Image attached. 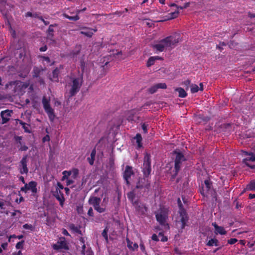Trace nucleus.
<instances>
[{
  "label": "nucleus",
  "instance_id": "obj_1",
  "mask_svg": "<svg viewBox=\"0 0 255 255\" xmlns=\"http://www.w3.org/2000/svg\"><path fill=\"white\" fill-rule=\"evenodd\" d=\"M142 171L143 178L138 181L136 184V188L144 189V191H146L150 188V181L148 178L151 172L150 155L148 153H146L144 156Z\"/></svg>",
  "mask_w": 255,
  "mask_h": 255
},
{
  "label": "nucleus",
  "instance_id": "obj_2",
  "mask_svg": "<svg viewBox=\"0 0 255 255\" xmlns=\"http://www.w3.org/2000/svg\"><path fill=\"white\" fill-rule=\"evenodd\" d=\"M80 66L82 71L83 72L85 67L84 61L81 62ZM83 82V73L78 77L72 76L70 77V81L67 82L66 85V94L69 98L75 96L79 91Z\"/></svg>",
  "mask_w": 255,
  "mask_h": 255
},
{
  "label": "nucleus",
  "instance_id": "obj_3",
  "mask_svg": "<svg viewBox=\"0 0 255 255\" xmlns=\"http://www.w3.org/2000/svg\"><path fill=\"white\" fill-rule=\"evenodd\" d=\"M180 41V35L174 33L152 45L154 49L158 52H162L168 48H172Z\"/></svg>",
  "mask_w": 255,
  "mask_h": 255
},
{
  "label": "nucleus",
  "instance_id": "obj_4",
  "mask_svg": "<svg viewBox=\"0 0 255 255\" xmlns=\"http://www.w3.org/2000/svg\"><path fill=\"white\" fill-rule=\"evenodd\" d=\"M156 219L158 223L162 226L164 229H168L169 226L168 224V220L169 215V210L168 208L160 206L154 212Z\"/></svg>",
  "mask_w": 255,
  "mask_h": 255
},
{
  "label": "nucleus",
  "instance_id": "obj_5",
  "mask_svg": "<svg viewBox=\"0 0 255 255\" xmlns=\"http://www.w3.org/2000/svg\"><path fill=\"white\" fill-rule=\"evenodd\" d=\"M176 157L175 159L174 170L173 172L174 173L172 174L173 178H175L177 175L179 171L182 166V163L185 161L186 159L184 155L181 152H175Z\"/></svg>",
  "mask_w": 255,
  "mask_h": 255
},
{
  "label": "nucleus",
  "instance_id": "obj_6",
  "mask_svg": "<svg viewBox=\"0 0 255 255\" xmlns=\"http://www.w3.org/2000/svg\"><path fill=\"white\" fill-rule=\"evenodd\" d=\"M43 108L48 115V117L51 122H53L55 119V115L54 110L51 108L50 105L49 100L44 96L42 100Z\"/></svg>",
  "mask_w": 255,
  "mask_h": 255
},
{
  "label": "nucleus",
  "instance_id": "obj_7",
  "mask_svg": "<svg viewBox=\"0 0 255 255\" xmlns=\"http://www.w3.org/2000/svg\"><path fill=\"white\" fill-rule=\"evenodd\" d=\"M177 203L179 208V213L180 217V222H181V229L183 230L185 228V226H187V223L188 221V215L184 209L181 201L180 198L177 200Z\"/></svg>",
  "mask_w": 255,
  "mask_h": 255
},
{
  "label": "nucleus",
  "instance_id": "obj_8",
  "mask_svg": "<svg viewBox=\"0 0 255 255\" xmlns=\"http://www.w3.org/2000/svg\"><path fill=\"white\" fill-rule=\"evenodd\" d=\"M27 156L25 155L22 158L21 160H20L18 166V170L21 174H27L28 173V169L27 167Z\"/></svg>",
  "mask_w": 255,
  "mask_h": 255
},
{
  "label": "nucleus",
  "instance_id": "obj_9",
  "mask_svg": "<svg viewBox=\"0 0 255 255\" xmlns=\"http://www.w3.org/2000/svg\"><path fill=\"white\" fill-rule=\"evenodd\" d=\"M79 242L82 245V254L83 255H93V252L89 246H86L85 244V240L84 237H81L79 239Z\"/></svg>",
  "mask_w": 255,
  "mask_h": 255
},
{
  "label": "nucleus",
  "instance_id": "obj_10",
  "mask_svg": "<svg viewBox=\"0 0 255 255\" xmlns=\"http://www.w3.org/2000/svg\"><path fill=\"white\" fill-rule=\"evenodd\" d=\"M245 154L249 155V157L244 160L245 164L252 169L255 168V165L252 164V162L255 161V154L252 152H245Z\"/></svg>",
  "mask_w": 255,
  "mask_h": 255
},
{
  "label": "nucleus",
  "instance_id": "obj_11",
  "mask_svg": "<svg viewBox=\"0 0 255 255\" xmlns=\"http://www.w3.org/2000/svg\"><path fill=\"white\" fill-rule=\"evenodd\" d=\"M53 248L55 250L60 249L68 250V245L64 238H60L57 243L53 245Z\"/></svg>",
  "mask_w": 255,
  "mask_h": 255
},
{
  "label": "nucleus",
  "instance_id": "obj_12",
  "mask_svg": "<svg viewBox=\"0 0 255 255\" xmlns=\"http://www.w3.org/2000/svg\"><path fill=\"white\" fill-rule=\"evenodd\" d=\"M133 174L132 168L129 166L126 167L125 171L124 174V178L126 181L127 184H129V179L130 178L131 175Z\"/></svg>",
  "mask_w": 255,
  "mask_h": 255
},
{
  "label": "nucleus",
  "instance_id": "obj_13",
  "mask_svg": "<svg viewBox=\"0 0 255 255\" xmlns=\"http://www.w3.org/2000/svg\"><path fill=\"white\" fill-rule=\"evenodd\" d=\"M12 113V111L9 110H6L1 112L0 116L2 119V124L6 123L9 120Z\"/></svg>",
  "mask_w": 255,
  "mask_h": 255
},
{
  "label": "nucleus",
  "instance_id": "obj_14",
  "mask_svg": "<svg viewBox=\"0 0 255 255\" xmlns=\"http://www.w3.org/2000/svg\"><path fill=\"white\" fill-rule=\"evenodd\" d=\"M53 195L56 199L59 201L60 205L61 207H63L65 201V198L62 192L59 189L57 188Z\"/></svg>",
  "mask_w": 255,
  "mask_h": 255
},
{
  "label": "nucleus",
  "instance_id": "obj_15",
  "mask_svg": "<svg viewBox=\"0 0 255 255\" xmlns=\"http://www.w3.org/2000/svg\"><path fill=\"white\" fill-rule=\"evenodd\" d=\"M137 112V110L135 109H132L130 111H128L126 113V117L128 121L129 122L135 121L137 118L135 116Z\"/></svg>",
  "mask_w": 255,
  "mask_h": 255
},
{
  "label": "nucleus",
  "instance_id": "obj_16",
  "mask_svg": "<svg viewBox=\"0 0 255 255\" xmlns=\"http://www.w3.org/2000/svg\"><path fill=\"white\" fill-rule=\"evenodd\" d=\"M86 10V8L84 7L82 9H76V14L75 16H69L68 14L65 13L64 14V16L65 17L67 18V19L73 20V21H77L79 19L80 17L78 16V15L82 12L85 11Z\"/></svg>",
  "mask_w": 255,
  "mask_h": 255
},
{
  "label": "nucleus",
  "instance_id": "obj_17",
  "mask_svg": "<svg viewBox=\"0 0 255 255\" xmlns=\"http://www.w3.org/2000/svg\"><path fill=\"white\" fill-rule=\"evenodd\" d=\"M166 85L165 83H158L156 84L153 86H152L151 88H149L148 91L151 94H153L155 93L157 89H166Z\"/></svg>",
  "mask_w": 255,
  "mask_h": 255
},
{
  "label": "nucleus",
  "instance_id": "obj_18",
  "mask_svg": "<svg viewBox=\"0 0 255 255\" xmlns=\"http://www.w3.org/2000/svg\"><path fill=\"white\" fill-rule=\"evenodd\" d=\"M82 30L81 31L80 33L82 34L85 35L87 37H91L93 35L94 33L97 31L96 29H92L88 27H83Z\"/></svg>",
  "mask_w": 255,
  "mask_h": 255
},
{
  "label": "nucleus",
  "instance_id": "obj_19",
  "mask_svg": "<svg viewBox=\"0 0 255 255\" xmlns=\"http://www.w3.org/2000/svg\"><path fill=\"white\" fill-rule=\"evenodd\" d=\"M134 205L135 206L136 210L139 214L143 215L146 212L147 209L144 204L139 203L138 202H137L136 204H134Z\"/></svg>",
  "mask_w": 255,
  "mask_h": 255
},
{
  "label": "nucleus",
  "instance_id": "obj_20",
  "mask_svg": "<svg viewBox=\"0 0 255 255\" xmlns=\"http://www.w3.org/2000/svg\"><path fill=\"white\" fill-rule=\"evenodd\" d=\"M211 187V182L208 180H206L204 181V185L202 187L203 192L202 194L203 196H207L206 193L208 192Z\"/></svg>",
  "mask_w": 255,
  "mask_h": 255
},
{
  "label": "nucleus",
  "instance_id": "obj_21",
  "mask_svg": "<svg viewBox=\"0 0 255 255\" xmlns=\"http://www.w3.org/2000/svg\"><path fill=\"white\" fill-rule=\"evenodd\" d=\"M101 202V199L100 198L95 196L91 197L88 201L89 204L92 205L93 207L96 205H98V204H100Z\"/></svg>",
  "mask_w": 255,
  "mask_h": 255
},
{
  "label": "nucleus",
  "instance_id": "obj_22",
  "mask_svg": "<svg viewBox=\"0 0 255 255\" xmlns=\"http://www.w3.org/2000/svg\"><path fill=\"white\" fill-rule=\"evenodd\" d=\"M11 6L8 4L5 3L4 6H1L0 7V10L2 14L4 16L5 18H8V10L10 9Z\"/></svg>",
  "mask_w": 255,
  "mask_h": 255
},
{
  "label": "nucleus",
  "instance_id": "obj_23",
  "mask_svg": "<svg viewBox=\"0 0 255 255\" xmlns=\"http://www.w3.org/2000/svg\"><path fill=\"white\" fill-rule=\"evenodd\" d=\"M28 190H30L33 193L37 192V183L35 181H32L27 184Z\"/></svg>",
  "mask_w": 255,
  "mask_h": 255
},
{
  "label": "nucleus",
  "instance_id": "obj_24",
  "mask_svg": "<svg viewBox=\"0 0 255 255\" xmlns=\"http://www.w3.org/2000/svg\"><path fill=\"white\" fill-rule=\"evenodd\" d=\"M22 137L21 136H17L16 138V140L18 143H19V145L18 147H19V150L20 151H26L27 150L28 147L24 144H23L22 142H21V140Z\"/></svg>",
  "mask_w": 255,
  "mask_h": 255
},
{
  "label": "nucleus",
  "instance_id": "obj_25",
  "mask_svg": "<svg viewBox=\"0 0 255 255\" xmlns=\"http://www.w3.org/2000/svg\"><path fill=\"white\" fill-rule=\"evenodd\" d=\"M96 153V149L94 148L92 150V152L90 154V157L87 158V160L91 165H92L94 164Z\"/></svg>",
  "mask_w": 255,
  "mask_h": 255
},
{
  "label": "nucleus",
  "instance_id": "obj_26",
  "mask_svg": "<svg viewBox=\"0 0 255 255\" xmlns=\"http://www.w3.org/2000/svg\"><path fill=\"white\" fill-rule=\"evenodd\" d=\"M215 233L216 234H220L221 235H226L227 232L225 231L224 227L219 226H215Z\"/></svg>",
  "mask_w": 255,
  "mask_h": 255
},
{
  "label": "nucleus",
  "instance_id": "obj_27",
  "mask_svg": "<svg viewBox=\"0 0 255 255\" xmlns=\"http://www.w3.org/2000/svg\"><path fill=\"white\" fill-rule=\"evenodd\" d=\"M161 57L158 56H152V57H150L148 61H147V67H150L152 65H153L155 61V60H159V59H161Z\"/></svg>",
  "mask_w": 255,
  "mask_h": 255
},
{
  "label": "nucleus",
  "instance_id": "obj_28",
  "mask_svg": "<svg viewBox=\"0 0 255 255\" xmlns=\"http://www.w3.org/2000/svg\"><path fill=\"white\" fill-rule=\"evenodd\" d=\"M206 245L210 247L212 246H219V241L217 239L215 238L211 239L210 240L208 241L207 243L206 244Z\"/></svg>",
  "mask_w": 255,
  "mask_h": 255
},
{
  "label": "nucleus",
  "instance_id": "obj_29",
  "mask_svg": "<svg viewBox=\"0 0 255 255\" xmlns=\"http://www.w3.org/2000/svg\"><path fill=\"white\" fill-rule=\"evenodd\" d=\"M128 199L132 202L133 205L136 204V202H138L135 200V195L133 192H129L127 194Z\"/></svg>",
  "mask_w": 255,
  "mask_h": 255
},
{
  "label": "nucleus",
  "instance_id": "obj_30",
  "mask_svg": "<svg viewBox=\"0 0 255 255\" xmlns=\"http://www.w3.org/2000/svg\"><path fill=\"white\" fill-rule=\"evenodd\" d=\"M136 140V142L137 144L138 148H140L142 147V137L140 133H137L135 136L134 138Z\"/></svg>",
  "mask_w": 255,
  "mask_h": 255
},
{
  "label": "nucleus",
  "instance_id": "obj_31",
  "mask_svg": "<svg viewBox=\"0 0 255 255\" xmlns=\"http://www.w3.org/2000/svg\"><path fill=\"white\" fill-rule=\"evenodd\" d=\"M94 208L95 210L100 213H102L106 211V207L103 204H102L101 205H100V204H98V205L95 206Z\"/></svg>",
  "mask_w": 255,
  "mask_h": 255
},
{
  "label": "nucleus",
  "instance_id": "obj_32",
  "mask_svg": "<svg viewBox=\"0 0 255 255\" xmlns=\"http://www.w3.org/2000/svg\"><path fill=\"white\" fill-rule=\"evenodd\" d=\"M246 189L255 191V179L252 180L247 186Z\"/></svg>",
  "mask_w": 255,
  "mask_h": 255
},
{
  "label": "nucleus",
  "instance_id": "obj_33",
  "mask_svg": "<svg viewBox=\"0 0 255 255\" xmlns=\"http://www.w3.org/2000/svg\"><path fill=\"white\" fill-rule=\"evenodd\" d=\"M127 246L129 249H131L132 250H134L138 248V245L136 243H133L131 242L128 239H127Z\"/></svg>",
  "mask_w": 255,
  "mask_h": 255
},
{
  "label": "nucleus",
  "instance_id": "obj_34",
  "mask_svg": "<svg viewBox=\"0 0 255 255\" xmlns=\"http://www.w3.org/2000/svg\"><path fill=\"white\" fill-rule=\"evenodd\" d=\"M176 91L178 92L179 96L181 98H185L187 96L186 91L182 88H178Z\"/></svg>",
  "mask_w": 255,
  "mask_h": 255
},
{
  "label": "nucleus",
  "instance_id": "obj_35",
  "mask_svg": "<svg viewBox=\"0 0 255 255\" xmlns=\"http://www.w3.org/2000/svg\"><path fill=\"white\" fill-rule=\"evenodd\" d=\"M59 73V70L58 68L54 69L52 72L53 77L52 80L57 81L58 79V74Z\"/></svg>",
  "mask_w": 255,
  "mask_h": 255
},
{
  "label": "nucleus",
  "instance_id": "obj_36",
  "mask_svg": "<svg viewBox=\"0 0 255 255\" xmlns=\"http://www.w3.org/2000/svg\"><path fill=\"white\" fill-rule=\"evenodd\" d=\"M69 228L74 233H78L79 234H81V231L80 230L79 228L74 224L70 225Z\"/></svg>",
  "mask_w": 255,
  "mask_h": 255
},
{
  "label": "nucleus",
  "instance_id": "obj_37",
  "mask_svg": "<svg viewBox=\"0 0 255 255\" xmlns=\"http://www.w3.org/2000/svg\"><path fill=\"white\" fill-rule=\"evenodd\" d=\"M178 14H179L178 10H175L174 12H170V13H168V19H171L175 18L178 16Z\"/></svg>",
  "mask_w": 255,
  "mask_h": 255
},
{
  "label": "nucleus",
  "instance_id": "obj_38",
  "mask_svg": "<svg viewBox=\"0 0 255 255\" xmlns=\"http://www.w3.org/2000/svg\"><path fill=\"white\" fill-rule=\"evenodd\" d=\"M42 72V70L38 68V67H34L33 69V76L34 77H38L40 74V73Z\"/></svg>",
  "mask_w": 255,
  "mask_h": 255
},
{
  "label": "nucleus",
  "instance_id": "obj_39",
  "mask_svg": "<svg viewBox=\"0 0 255 255\" xmlns=\"http://www.w3.org/2000/svg\"><path fill=\"white\" fill-rule=\"evenodd\" d=\"M54 26V25L53 24H51L49 26L48 29L47 30V34L49 37H52L53 36Z\"/></svg>",
  "mask_w": 255,
  "mask_h": 255
},
{
  "label": "nucleus",
  "instance_id": "obj_40",
  "mask_svg": "<svg viewBox=\"0 0 255 255\" xmlns=\"http://www.w3.org/2000/svg\"><path fill=\"white\" fill-rule=\"evenodd\" d=\"M190 88L192 93H195L199 90V87L196 84H192Z\"/></svg>",
  "mask_w": 255,
  "mask_h": 255
},
{
  "label": "nucleus",
  "instance_id": "obj_41",
  "mask_svg": "<svg viewBox=\"0 0 255 255\" xmlns=\"http://www.w3.org/2000/svg\"><path fill=\"white\" fill-rule=\"evenodd\" d=\"M71 177L75 179L78 175L79 170L77 169L74 168V169H73L72 170H71Z\"/></svg>",
  "mask_w": 255,
  "mask_h": 255
},
{
  "label": "nucleus",
  "instance_id": "obj_42",
  "mask_svg": "<svg viewBox=\"0 0 255 255\" xmlns=\"http://www.w3.org/2000/svg\"><path fill=\"white\" fill-rule=\"evenodd\" d=\"M103 59V62H105V65H107L108 63L109 62V61L113 59V57L111 56V54H110L104 57Z\"/></svg>",
  "mask_w": 255,
  "mask_h": 255
},
{
  "label": "nucleus",
  "instance_id": "obj_43",
  "mask_svg": "<svg viewBox=\"0 0 255 255\" xmlns=\"http://www.w3.org/2000/svg\"><path fill=\"white\" fill-rule=\"evenodd\" d=\"M23 228L25 230L32 231L34 229V227L31 224H25L23 225Z\"/></svg>",
  "mask_w": 255,
  "mask_h": 255
},
{
  "label": "nucleus",
  "instance_id": "obj_44",
  "mask_svg": "<svg viewBox=\"0 0 255 255\" xmlns=\"http://www.w3.org/2000/svg\"><path fill=\"white\" fill-rule=\"evenodd\" d=\"M63 176V179H68V178L71 176V171H64L62 173Z\"/></svg>",
  "mask_w": 255,
  "mask_h": 255
},
{
  "label": "nucleus",
  "instance_id": "obj_45",
  "mask_svg": "<svg viewBox=\"0 0 255 255\" xmlns=\"http://www.w3.org/2000/svg\"><path fill=\"white\" fill-rule=\"evenodd\" d=\"M158 236L159 237V238H160V240L161 242H165L167 241V238L166 236H164L162 233L160 232L158 234Z\"/></svg>",
  "mask_w": 255,
  "mask_h": 255
},
{
  "label": "nucleus",
  "instance_id": "obj_46",
  "mask_svg": "<svg viewBox=\"0 0 255 255\" xmlns=\"http://www.w3.org/2000/svg\"><path fill=\"white\" fill-rule=\"evenodd\" d=\"M41 58L43 62H46L47 64H49L50 63V59L48 57L41 56Z\"/></svg>",
  "mask_w": 255,
  "mask_h": 255
},
{
  "label": "nucleus",
  "instance_id": "obj_47",
  "mask_svg": "<svg viewBox=\"0 0 255 255\" xmlns=\"http://www.w3.org/2000/svg\"><path fill=\"white\" fill-rule=\"evenodd\" d=\"M190 3L189 2L185 3L183 6H178L177 9H183L186 8L190 5Z\"/></svg>",
  "mask_w": 255,
  "mask_h": 255
},
{
  "label": "nucleus",
  "instance_id": "obj_48",
  "mask_svg": "<svg viewBox=\"0 0 255 255\" xmlns=\"http://www.w3.org/2000/svg\"><path fill=\"white\" fill-rule=\"evenodd\" d=\"M147 127L148 125L146 123H143L141 126L142 129L144 133H146L147 132Z\"/></svg>",
  "mask_w": 255,
  "mask_h": 255
},
{
  "label": "nucleus",
  "instance_id": "obj_49",
  "mask_svg": "<svg viewBox=\"0 0 255 255\" xmlns=\"http://www.w3.org/2000/svg\"><path fill=\"white\" fill-rule=\"evenodd\" d=\"M23 241L18 242L16 245V248L17 249H22L23 247Z\"/></svg>",
  "mask_w": 255,
  "mask_h": 255
},
{
  "label": "nucleus",
  "instance_id": "obj_50",
  "mask_svg": "<svg viewBox=\"0 0 255 255\" xmlns=\"http://www.w3.org/2000/svg\"><path fill=\"white\" fill-rule=\"evenodd\" d=\"M238 242V240L235 238H232L228 240V243L230 245H233Z\"/></svg>",
  "mask_w": 255,
  "mask_h": 255
},
{
  "label": "nucleus",
  "instance_id": "obj_51",
  "mask_svg": "<svg viewBox=\"0 0 255 255\" xmlns=\"http://www.w3.org/2000/svg\"><path fill=\"white\" fill-rule=\"evenodd\" d=\"M151 239L152 240L156 242L159 241L160 240L159 237L158 236V235L157 236L155 234L152 235Z\"/></svg>",
  "mask_w": 255,
  "mask_h": 255
},
{
  "label": "nucleus",
  "instance_id": "obj_52",
  "mask_svg": "<svg viewBox=\"0 0 255 255\" xmlns=\"http://www.w3.org/2000/svg\"><path fill=\"white\" fill-rule=\"evenodd\" d=\"M102 235L103 237L105 239L106 241H108V234H107V231L106 229L104 230L103 231Z\"/></svg>",
  "mask_w": 255,
  "mask_h": 255
},
{
  "label": "nucleus",
  "instance_id": "obj_53",
  "mask_svg": "<svg viewBox=\"0 0 255 255\" xmlns=\"http://www.w3.org/2000/svg\"><path fill=\"white\" fill-rule=\"evenodd\" d=\"M8 247V243H2L1 246L0 248L2 249V250H6Z\"/></svg>",
  "mask_w": 255,
  "mask_h": 255
},
{
  "label": "nucleus",
  "instance_id": "obj_54",
  "mask_svg": "<svg viewBox=\"0 0 255 255\" xmlns=\"http://www.w3.org/2000/svg\"><path fill=\"white\" fill-rule=\"evenodd\" d=\"M88 215L89 216L93 217L94 216V213L92 208H90L88 211Z\"/></svg>",
  "mask_w": 255,
  "mask_h": 255
},
{
  "label": "nucleus",
  "instance_id": "obj_55",
  "mask_svg": "<svg viewBox=\"0 0 255 255\" xmlns=\"http://www.w3.org/2000/svg\"><path fill=\"white\" fill-rule=\"evenodd\" d=\"M20 190L25 193L27 192V191H28L27 184H25V185L21 188Z\"/></svg>",
  "mask_w": 255,
  "mask_h": 255
},
{
  "label": "nucleus",
  "instance_id": "obj_56",
  "mask_svg": "<svg viewBox=\"0 0 255 255\" xmlns=\"http://www.w3.org/2000/svg\"><path fill=\"white\" fill-rule=\"evenodd\" d=\"M20 124L22 126L23 128L24 129V130L26 132H29V130H28L27 127H26V126H25L26 125L25 123H24L23 122H21Z\"/></svg>",
  "mask_w": 255,
  "mask_h": 255
},
{
  "label": "nucleus",
  "instance_id": "obj_57",
  "mask_svg": "<svg viewBox=\"0 0 255 255\" xmlns=\"http://www.w3.org/2000/svg\"><path fill=\"white\" fill-rule=\"evenodd\" d=\"M190 83L191 81L189 79L185 80L183 82L184 84L187 87V88H188L189 85L190 84Z\"/></svg>",
  "mask_w": 255,
  "mask_h": 255
},
{
  "label": "nucleus",
  "instance_id": "obj_58",
  "mask_svg": "<svg viewBox=\"0 0 255 255\" xmlns=\"http://www.w3.org/2000/svg\"><path fill=\"white\" fill-rule=\"evenodd\" d=\"M39 19H40L45 25H48L49 24V22L45 20L42 17H39Z\"/></svg>",
  "mask_w": 255,
  "mask_h": 255
},
{
  "label": "nucleus",
  "instance_id": "obj_59",
  "mask_svg": "<svg viewBox=\"0 0 255 255\" xmlns=\"http://www.w3.org/2000/svg\"><path fill=\"white\" fill-rule=\"evenodd\" d=\"M42 140L43 142L49 141L50 140V137L48 135H46V136L43 137Z\"/></svg>",
  "mask_w": 255,
  "mask_h": 255
},
{
  "label": "nucleus",
  "instance_id": "obj_60",
  "mask_svg": "<svg viewBox=\"0 0 255 255\" xmlns=\"http://www.w3.org/2000/svg\"><path fill=\"white\" fill-rule=\"evenodd\" d=\"M47 49V46L45 45L44 46H42V47H40V49H39V50L41 52H44V51H46Z\"/></svg>",
  "mask_w": 255,
  "mask_h": 255
},
{
  "label": "nucleus",
  "instance_id": "obj_61",
  "mask_svg": "<svg viewBox=\"0 0 255 255\" xmlns=\"http://www.w3.org/2000/svg\"><path fill=\"white\" fill-rule=\"evenodd\" d=\"M62 234L65 236H70L68 231L66 229H63L62 230Z\"/></svg>",
  "mask_w": 255,
  "mask_h": 255
},
{
  "label": "nucleus",
  "instance_id": "obj_62",
  "mask_svg": "<svg viewBox=\"0 0 255 255\" xmlns=\"http://www.w3.org/2000/svg\"><path fill=\"white\" fill-rule=\"evenodd\" d=\"M67 185H70L71 184H72L74 182L73 180L72 179H67Z\"/></svg>",
  "mask_w": 255,
  "mask_h": 255
},
{
  "label": "nucleus",
  "instance_id": "obj_63",
  "mask_svg": "<svg viewBox=\"0 0 255 255\" xmlns=\"http://www.w3.org/2000/svg\"><path fill=\"white\" fill-rule=\"evenodd\" d=\"M32 15H33V13L31 12H27L26 14H25V16L26 17H32Z\"/></svg>",
  "mask_w": 255,
  "mask_h": 255
},
{
  "label": "nucleus",
  "instance_id": "obj_64",
  "mask_svg": "<svg viewBox=\"0 0 255 255\" xmlns=\"http://www.w3.org/2000/svg\"><path fill=\"white\" fill-rule=\"evenodd\" d=\"M22 253L21 251H18L17 253H13L12 255H21Z\"/></svg>",
  "mask_w": 255,
  "mask_h": 255
}]
</instances>
